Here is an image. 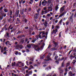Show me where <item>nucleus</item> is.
<instances>
[{
	"instance_id": "nucleus-1",
	"label": "nucleus",
	"mask_w": 76,
	"mask_h": 76,
	"mask_svg": "<svg viewBox=\"0 0 76 76\" xmlns=\"http://www.w3.org/2000/svg\"><path fill=\"white\" fill-rule=\"evenodd\" d=\"M66 7L65 5H64L60 9L59 11L60 13H62L64 10V7Z\"/></svg>"
},
{
	"instance_id": "nucleus-2",
	"label": "nucleus",
	"mask_w": 76,
	"mask_h": 76,
	"mask_svg": "<svg viewBox=\"0 0 76 76\" xmlns=\"http://www.w3.org/2000/svg\"><path fill=\"white\" fill-rule=\"evenodd\" d=\"M73 14H72L68 18V20L69 21L71 22H73Z\"/></svg>"
},
{
	"instance_id": "nucleus-3",
	"label": "nucleus",
	"mask_w": 76,
	"mask_h": 76,
	"mask_svg": "<svg viewBox=\"0 0 76 76\" xmlns=\"http://www.w3.org/2000/svg\"><path fill=\"white\" fill-rule=\"evenodd\" d=\"M4 37L5 38H9L10 36H9V34L8 32L6 33L4 35Z\"/></svg>"
},
{
	"instance_id": "nucleus-4",
	"label": "nucleus",
	"mask_w": 76,
	"mask_h": 76,
	"mask_svg": "<svg viewBox=\"0 0 76 76\" xmlns=\"http://www.w3.org/2000/svg\"><path fill=\"white\" fill-rule=\"evenodd\" d=\"M12 26V25H10L9 26V27L8 28H7L6 27V28H4V29H5V31H7V30H8V32H9V31H10V28Z\"/></svg>"
},
{
	"instance_id": "nucleus-5",
	"label": "nucleus",
	"mask_w": 76,
	"mask_h": 76,
	"mask_svg": "<svg viewBox=\"0 0 76 76\" xmlns=\"http://www.w3.org/2000/svg\"><path fill=\"white\" fill-rule=\"evenodd\" d=\"M8 16H12L13 15V11H12L10 10V13L8 12L7 14Z\"/></svg>"
},
{
	"instance_id": "nucleus-6",
	"label": "nucleus",
	"mask_w": 76,
	"mask_h": 76,
	"mask_svg": "<svg viewBox=\"0 0 76 76\" xmlns=\"http://www.w3.org/2000/svg\"><path fill=\"white\" fill-rule=\"evenodd\" d=\"M66 11H65L64 12L62 13L59 16V18H61V17H62L63 16H64L65 14H66Z\"/></svg>"
},
{
	"instance_id": "nucleus-7",
	"label": "nucleus",
	"mask_w": 76,
	"mask_h": 76,
	"mask_svg": "<svg viewBox=\"0 0 76 76\" xmlns=\"http://www.w3.org/2000/svg\"><path fill=\"white\" fill-rule=\"evenodd\" d=\"M46 58L48 59H45V61H50V60H51V61H53V59L50 58V56H47Z\"/></svg>"
},
{
	"instance_id": "nucleus-8",
	"label": "nucleus",
	"mask_w": 76,
	"mask_h": 76,
	"mask_svg": "<svg viewBox=\"0 0 76 76\" xmlns=\"http://www.w3.org/2000/svg\"><path fill=\"white\" fill-rule=\"evenodd\" d=\"M19 10H18V11H16V12L15 13V17H18L19 16Z\"/></svg>"
},
{
	"instance_id": "nucleus-9",
	"label": "nucleus",
	"mask_w": 76,
	"mask_h": 76,
	"mask_svg": "<svg viewBox=\"0 0 76 76\" xmlns=\"http://www.w3.org/2000/svg\"><path fill=\"white\" fill-rule=\"evenodd\" d=\"M32 44H29L27 45V47L28 48H31V45H32Z\"/></svg>"
},
{
	"instance_id": "nucleus-10",
	"label": "nucleus",
	"mask_w": 76,
	"mask_h": 76,
	"mask_svg": "<svg viewBox=\"0 0 76 76\" xmlns=\"http://www.w3.org/2000/svg\"><path fill=\"white\" fill-rule=\"evenodd\" d=\"M48 4H52V0H49L48 1Z\"/></svg>"
},
{
	"instance_id": "nucleus-11",
	"label": "nucleus",
	"mask_w": 76,
	"mask_h": 76,
	"mask_svg": "<svg viewBox=\"0 0 76 76\" xmlns=\"http://www.w3.org/2000/svg\"><path fill=\"white\" fill-rule=\"evenodd\" d=\"M11 66H12V67H13V66H16V62H14V63L12 62V63Z\"/></svg>"
},
{
	"instance_id": "nucleus-12",
	"label": "nucleus",
	"mask_w": 76,
	"mask_h": 76,
	"mask_svg": "<svg viewBox=\"0 0 76 76\" xmlns=\"http://www.w3.org/2000/svg\"><path fill=\"white\" fill-rule=\"evenodd\" d=\"M5 13H7L9 10L7 9H3Z\"/></svg>"
},
{
	"instance_id": "nucleus-13",
	"label": "nucleus",
	"mask_w": 76,
	"mask_h": 76,
	"mask_svg": "<svg viewBox=\"0 0 76 76\" xmlns=\"http://www.w3.org/2000/svg\"><path fill=\"white\" fill-rule=\"evenodd\" d=\"M54 45H54V47H57V46H58V44H57V43L56 42H54Z\"/></svg>"
},
{
	"instance_id": "nucleus-14",
	"label": "nucleus",
	"mask_w": 76,
	"mask_h": 76,
	"mask_svg": "<svg viewBox=\"0 0 76 76\" xmlns=\"http://www.w3.org/2000/svg\"><path fill=\"white\" fill-rule=\"evenodd\" d=\"M70 65V63L68 62L66 64V67H69V66Z\"/></svg>"
},
{
	"instance_id": "nucleus-15",
	"label": "nucleus",
	"mask_w": 76,
	"mask_h": 76,
	"mask_svg": "<svg viewBox=\"0 0 76 76\" xmlns=\"http://www.w3.org/2000/svg\"><path fill=\"white\" fill-rule=\"evenodd\" d=\"M64 61L62 62V64L61 65V67H64Z\"/></svg>"
},
{
	"instance_id": "nucleus-16",
	"label": "nucleus",
	"mask_w": 76,
	"mask_h": 76,
	"mask_svg": "<svg viewBox=\"0 0 76 76\" xmlns=\"http://www.w3.org/2000/svg\"><path fill=\"white\" fill-rule=\"evenodd\" d=\"M45 3V1H42V5H43V6H46V4H44Z\"/></svg>"
},
{
	"instance_id": "nucleus-17",
	"label": "nucleus",
	"mask_w": 76,
	"mask_h": 76,
	"mask_svg": "<svg viewBox=\"0 0 76 76\" xmlns=\"http://www.w3.org/2000/svg\"><path fill=\"white\" fill-rule=\"evenodd\" d=\"M19 48H20V49H22V48H23V46L22 45H20L18 46Z\"/></svg>"
},
{
	"instance_id": "nucleus-18",
	"label": "nucleus",
	"mask_w": 76,
	"mask_h": 76,
	"mask_svg": "<svg viewBox=\"0 0 76 76\" xmlns=\"http://www.w3.org/2000/svg\"><path fill=\"white\" fill-rule=\"evenodd\" d=\"M51 50H52L53 51H56V50H57V49L55 48H51Z\"/></svg>"
},
{
	"instance_id": "nucleus-19",
	"label": "nucleus",
	"mask_w": 76,
	"mask_h": 76,
	"mask_svg": "<svg viewBox=\"0 0 76 76\" xmlns=\"http://www.w3.org/2000/svg\"><path fill=\"white\" fill-rule=\"evenodd\" d=\"M59 8V7H58V6H56L55 7V10L56 11H57Z\"/></svg>"
},
{
	"instance_id": "nucleus-20",
	"label": "nucleus",
	"mask_w": 76,
	"mask_h": 76,
	"mask_svg": "<svg viewBox=\"0 0 76 76\" xmlns=\"http://www.w3.org/2000/svg\"><path fill=\"white\" fill-rule=\"evenodd\" d=\"M35 50L37 51H39L40 50V48H39L37 49L35 48Z\"/></svg>"
},
{
	"instance_id": "nucleus-21",
	"label": "nucleus",
	"mask_w": 76,
	"mask_h": 76,
	"mask_svg": "<svg viewBox=\"0 0 76 76\" xmlns=\"http://www.w3.org/2000/svg\"><path fill=\"white\" fill-rule=\"evenodd\" d=\"M2 16L3 17H6V14L5 13V14H2Z\"/></svg>"
},
{
	"instance_id": "nucleus-22",
	"label": "nucleus",
	"mask_w": 76,
	"mask_h": 76,
	"mask_svg": "<svg viewBox=\"0 0 76 76\" xmlns=\"http://www.w3.org/2000/svg\"><path fill=\"white\" fill-rule=\"evenodd\" d=\"M68 75L69 76L73 75V74H72V71L69 72L68 73Z\"/></svg>"
},
{
	"instance_id": "nucleus-23",
	"label": "nucleus",
	"mask_w": 76,
	"mask_h": 76,
	"mask_svg": "<svg viewBox=\"0 0 76 76\" xmlns=\"http://www.w3.org/2000/svg\"><path fill=\"white\" fill-rule=\"evenodd\" d=\"M22 38V35H19L18 36V37H17V38Z\"/></svg>"
},
{
	"instance_id": "nucleus-24",
	"label": "nucleus",
	"mask_w": 76,
	"mask_h": 76,
	"mask_svg": "<svg viewBox=\"0 0 76 76\" xmlns=\"http://www.w3.org/2000/svg\"><path fill=\"white\" fill-rule=\"evenodd\" d=\"M76 62V60H73V62H72V63L74 64H75Z\"/></svg>"
},
{
	"instance_id": "nucleus-25",
	"label": "nucleus",
	"mask_w": 76,
	"mask_h": 76,
	"mask_svg": "<svg viewBox=\"0 0 76 76\" xmlns=\"http://www.w3.org/2000/svg\"><path fill=\"white\" fill-rule=\"evenodd\" d=\"M40 10H41V9L39 8V9H38V10L37 11V12L38 13V14H39V11H40Z\"/></svg>"
},
{
	"instance_id": "nucleus-26",
	"label": "nucleus",
	"mask_w": 76,
	"mask_h": 76,
	"mask_svg": "<svg viewBox=\"0 0 76 76\" xmlns=\"http://www.w3.org/2000/svg\"><path fill=\"white\" fill-rule=\"evenodd\" d=\"M62 21H63V19H62L59 22V23H60V25H61V23L62 22Z\"/></svg>"
},
{
	"instance_id": "nucleus-27",
	"label": "nucleus",
	"mask_w": 76,
	"mask_h": 76,
	"mask_svg": "<svg viewBox=\"0 0 76 76\" xmlns=\"http://www.w3.org/2000/svg\"><path fill=\"white\" fill-rule=\"evenodd\" d=\"M62 32V31H61L59 32V38H60L61 37V33Z\"/></svg>"
},
{
	"instance_id": "nucleus-28",
	"label": "nucleus",
	"mask_w": 76,
	"mask_h": 76,
	"mask_svg": "<svg viewBox=\"0 0 76 76\" xmlns=\"http://www.w3.org/2000/svg\"><path fill=\"white\" fill-rule=\"evenodd\" d=\"M23 22L24 23H26L27 22V19L26 18H25L23 20Z\"/></svg>"
},
{
	"instance_id": "nucleus-29",
	"label": "nucleus",
	"mask_w": 76,
	"mask_h": 76,
	"mask_svg": "<svg viewBox=\"0 0 76 76\" xmlns=\"http://www.w3.org/2000/svg\"><path fill=\"white\" fill-rule=\"evenodd\" d=\"M51 45L50 44L48 47L47 49H49V48H51Z\"/></svg>"
},
{
	"instance_id": "nucleus-30",
	"label": "nucleus",
	"mask_w": 76,
	"mask_h": 76,
	"mask_svg": "<svg viewBox=\"0 0 76 76\" xmlns=\"http://www.w3.org/2000/svg\"><path fill=\"white\" fill-rule=\"evenodd\" d=\"M57 58H58V56H56L54 58V59H55L56 60H57Z\"/></svg>"
},
{
	"instance_id": "nucleus-31",
	"label": "nucleus",
	"mask_w": 76,
	"mask_h": 76,
	"mask_svg": "<svg viewBox=\"0 0 76 76\" xmlns=\"http://www.w3.org/2000/svg\"><path fill=\"white\" fill-rule=\"evenodd\" d=\"M39 38H40L41 39H42V37H41V35L40 34H39L38 36Z\"/></svg>"
},
{
	"instance_id": "nucleus-32",
	"label": "nucleus",
	"mask_w": 76,
	"mask_h": 76,
	"mask_svg": "<svg viewBox=\"0 0 76 76\" xmlns=\"http://www.w3.org/2000/svg\"><path fill=\"white\" fill-rule=\"evenodd\" d=\"M69 21H66V25H69Z\"/></svg>"
},
{
	"instance_id": "nucleus-33",
	"label": "nucleus",
	"mask_w": 76,
	"mask_h": 76,
	"mask_svg": "<svg viewBox=\"0 0 76 76\" xmlns=\"http://www.w3.org/2000/svg\"><path fill=\"white\" fill-rule=\"evenodd\" d=\"M53 33H54V34H56V31H55V30H53Z\"/></svg>"
},
{
	"instance_id": "nucleus-34",
	"label": "nucleus",
	"mask_w": 76,
	"mask_h": 76,
	"mask_svg": "<svg viewBox=\"0 0 76 76\" xmlns=\"http://www.w3.org/2000/svg\"><path fill=\"white\" fill-rule=\"evenodd\" d=\"M42 35H45V31H42Z\"/></svg>"
},
{
	"instance_id": "nucleus-35",
	"label": "nucleus",
	"mask_w": 76,
	"mask_h": 76,
	"mask_svg": "<svg viewBox=\"0 0 76 76\" xmlns=\"http://www.w3.org/2000/svg\"><path fill=\"white\" fill-rule=\"evenodd\" d=\"M21 32H22V31H19L16 34H21Z\"/></svg>"
},
{
	"instance_id": "nucleus-36",
	"label": "nucleus",
	"mask_w": 76,
	"mask_h": 76,
	"mask_svg": "<svg viewBox=\"0 0 76 76\" xmlns=\"http://www.w3.org/2000/svg\"><path fill=\"white\" fill-rule=\"evenodd\" d=\"M4 28H3L1 30L0 32H3V31H4Z\"/></svg>"
},
{
	"instance_id": "nucleus-37",
	"label": "nucleus",
	"mask_w": 76,
	"mask_h": 76,
	"mask_svg": "<svg viewBox=\"0 0 76 76\" xmlns=\"http://www.w3.org/2000/svg\"><path fill=\"white\" fill-rule=\"evenodd\" d=\"M63 70L62 69H61L60 70V73H63Z\"/></svg>"
},
{
	"instance_id": "nucleus-38",
	"label": "nucleus",
	"mask_w": 76,
	"mask_h": 76,
	"mask_svg": "<svg viewBox=\"0 0 76 76\" xmlns=\"http://www.w3.org/2000/svg\"><path fill=\"white\" fill-rule=\"evenodd\" d=\"M22 17L23 18H25L26 16H25V15L23 14V15H22Z\"/></svg>"
},
{
	"instance_id": "nucleus-39",
	"label": "nucleus",
	"mask_w": 76,
	"mask_h": 76,
	"mask_svg": "<svg viewBox=\"0 0 76 76\" xmlns=\"http://www.w3.org/2000/svg\"><path fill=\"white\" fill-rule=\"evenodd\" d=\"M30 60V61H34V58H31Z\"/></svg>"
},
{
	"instance_id": "nucleus-40",
	"label": "nucleus",
	"mask_w": 76,
	"mask_h": 76,
	"mask_svg": "<svg viewBox=\"0 0 76 76\" xmlns=\"http://www.w3.org/2000/svg\"><path fill=\"white\" fill-rule=\"evenodd\" d=\"M72 50H70L69 51V52H68V55H70V53L72 52Z\"/></svg>"
},
{
	"instance_id": "nucleus-41",
	"label": "nucleus",
	"mask_w": 76,
	"mask_h": 76,
	"mask_svg": "<svg viewBox=\"0 0 76 76\" xmlns=\"http://www.w3.org/2000/svg\"><path fill=\"white\" fill-rule=\"evenodd\" d=\"M3 18L2 16H0V20H2L3 19Z\"/></svg>"
},
{
	"instance_id": "nucleus-42",
	"label": "nucleus",
	"mask_w": 76,
	"mask_h": 76,
	"mask_svg": "<svg viewBox=\"0 0 76 76\" xmlns=\"http://www.w3.org/2000/svg\"><path fill=\"white\" fill-rule=\"evenodd\" d=\"M72 51H73L74 53H76V49H74V50H72Z\"/></svg>"
},
{
	"instance_id": "nucleus-43",
	"label": "nucleus",
	"mask_w": 76,
	"mask_h": 76,
	"mask_svg": "<svg viewBox=\"0 0 76 76\" xmlns=\"http://www.w3.org/2000/svg\"><path fill=\"white\" fill-rule=\"evenodd\" d=\"M17 21H18V22H20V20H19V18H17Z\"/></svg>"
},
{
	"instance_id": "nucleus-44",
	"label": "nucleus",
	"mask_w": 76,
	"mask_h": 76,
	"mask_svg": "<svg viewBox=\"0 0 76 76\" xmlns=\"http://www.w3.org/2000/svg\"><path fill=\"white\" fill-rule=\"evenodd\" d=\"M15 55H16V56H18V52L17 51L15 52Z\"/></svg>"
},
{
	"instance_id": "nucleus-45",
	"label": "nucleus",
	"mask_w": 76,
	"mask_h": 76,
	"mask_svg": "<svg viewBox=\"0 0 76 76\" xmlns=\"http://www.w3.org/2000/svg\"><path fill=\"white\" fill-rule=\"evenodd\" d=\"M36 39L34 40H32V42H33V43H35V42L36 41Z\"/></svg>"
},
{
	"instance_id": "nucleus-46",
	"label": "nucleus",
	"mask_w": 76,
	"mask_h": 76,
	"mask_svg": "<svg viewBox=\"0 0 76 76\" xmlns=\"http://www.w3.org/2000/svg\"><path fill=\"white\" fill-rule=\"evenodd\" d=\"M42 15H44V11H42Z\"/></svg>"
},
{
	"instance_id": "nucleus-47",
	"label": "nucleus",
	"mask_w": 76,
	"mask_h": 76,
	"mask_svg": "<svg viewBox=\"0 0 76 76\" xmlns=\"http://www.w3.org/2000/svg\"><path fill=\"white\" fill-rule=\"evenodd\" d=\"M56 63H57V64H58L59 63V61H55Z\"/></svg>"
},
{
	"instance_id": "nucleus-48",
	"label": "nucleus",
	"mask_w": 76,
	"mask_h": 76,
	"mask_svg": "<svg viewBox=\"0 0 76 76\" xmlns=\"http://www.w3.org/2000/svg\"><path fill=\"white\" fill-rule=\"evenodd\" d=\"M6 49H7L6 47H4V51H6Z\"/></svg>"
},
{
	"instance_id": "nucleus-49",
	"label": "nucleus",
	"mask_w": 76,
	"mask_h": 76,
	"mask_svg": "<svg viewBox=\"0 0 76 76\" xmlns=\"http://www.w3.org/2000/svg\"><path fill=\"white\" fill-rule=\"evenodd\" d=\"M24 28L25 29H29V27H24Z\"/></svg>"
},
{
	"instance_id": "nucleus-50",
	"label": "nucleus",
	"mask_w": 76,
	"mask_h": 76,
	"mask_svg": "<svg viewBox=\"0 0 76 76\" xmlns=\"http://www.w3.org/2000/svg\"><path fill=\"white\" fill-rule=\"evenodd\" d=\"M20 14H21V15H23V11H21L20 12Z\"/></svg>"
},
{
	"instance_id": "nucleus-51",
	"label": "nucleus",
	"mask_w": 76,
	"mask_h": 76,
	"mask_svg": "<svg viewBox=\"0 0 76 76\" xmlns=\"http://www.w3.org/2000/svg\"><path fill=\"white\" fill-rule=\"evenodd\" d=\"M28 38H26L25 40V42H26L28 41Z\"/></svg>"
},
{
	"instance_id": "nucleus-52",
	"label": "nucleus",
	"mask_w": 76,
	"mask_h": 76,
	"mask_svg": "<svg viewBox=\"0 0 76 76\" xmlns=\"http://www.w3.org/2000/svg\"><path fill=\"white\" fill-rule=\"evenodd\" d=\"M41 6V1L39 3V6Z\"/></svg>"
},
{
	"instance_id": "nucleus-53",
	"label": "nucleus",
	"mask_w": 76,
	"mask_h": 76,
	"mask_svg": "<svg viewBox=\"0 0 76 76\" xmlns=\"http://www.w3.org/2000/svg\"><path fill=\"white\" fill-rule=\"evenodd\" d=\"M38 45H35L34 46V47H35V48H37V47H38Z\"/></svg>"
},
{
	"instance_id": "nucleus-54",
	"label": "nucleus",
	"mask_w": 76,
	"mask_h": 76,
	"mask_svg": "<svg viewBox=\"0 0 76 76\" xmlns=\"http://www.w3.org/2000/svg\"><path fill=\"white\" fill-rule=\"evenodd\" d=\"M46 70H47V71L49 70V67L46 68Z\"/></svg>"
},
{
	"instance_id": "nucleus-55",
	"label": "nucleus",
	"mask_w": 76,
	"mask_h": 76,
	"mask_svg": "<svg viewBox=\"0 0 76 76\" xmlns=\"http://www.w3.org/2000/svg\"><path fill=\"white\" fill-rule=\"evenodd\" d=\"M25 41H24V40H23V39H22L21 40V42H22V43H23V42H24Z\"/></svg>"
},
{
	"instance_id": "nucleus-56",
	"label": "nucleus",
	"mask_w": 76,
	"mask_h": 76,
	"mask_svg": "<svg viewBox=\"0 0 76 76\" xmlns=\"http://www.w3.org/2000/svg\"><path fill=\"white\" fill-rule=\"evenodd\" d=\"M48 63L49 62L48 61H46L44 62V64H48Z\"/></svg>"
},
{
	"instance_id": "nucleus-57",
	"label": "nucleus",
	"mask_w": 76,
	"mask_h": 76,
	"mask_svg": "<svg viewBox=\"0 0 76 76\" xmlns=\"http://www.w3.org/2000/svg\"><path fill=\"white\" fill-rule=\"evenodd\" d=\"M16 66L18 67V66H19V64L18 63H17L16 64Z\"/></svg>"
},
{
	"instance_id": "nucleus-58",
	"label": "nucleus",
	"mask_w": 76,
	"mask_h": 76,
	"mask_svg": "<svg viewBox=\"0 0 76 76\" xmlns=\"http://www.w3.org/2000/svg\"><path fill=\"white\" fill-rule=\"evenodd\" d=\"M32 73V71H31L28 72V73H29V74H31Z\"/></svg>"
},
{
	"instance_id": "nucleus-59",
	"label": "nucleus",
	"mask_w": 76,
	"mask_h": 76,
	"mask_svg": "<svg viewBox=\"0 0 76 76\" xmlns=\"http://www.w3.org/2000/svg\"><path fill=\"white\" fill-rule=\"evenodd\" d=\"M68 28H66V30H65V32H67V31H68Z\"/></svg>"
},
{
	"instance_id": "nucleus-60",
	"label": "nucleus",
	"mask_w": 76,
	"mask_h": 76,
	"mask_svg": "<svg viewBox=\"0 0 76 76\" xmlns=\"http://www.w3.org/2000/svg\"><path fill=\"white\" fill-rule=\"evenodd\" d=\"M45 24H46V25H48V23H47V21H45Z\"/></svg>"
},
{
	"instance_id": "nucleus-61",
	"label": "nucleus",
	"mask_w": 76,
	"mask_h": 76,
	"mask_svg": "<svg viewBox=\"0 0 76 76\" xmlns=\"http://www.w3.org/2000/svg\"><path fill=\"white\" fill-rule=\"evenodd\" d=\"M30 67L31 69H33V68H34V67L32 65H31Z\"/></svg>"
},
{
	"instance_id": "nucleus-62",
	"label": "nucleus",
	"mask_w": 76,
	"mask_h": 76,
	"mask_svg": "<svg viewBox=\"0 0 76 76\" xmlns=\"http://www.w3.org/2000/svg\"><path fill=\"white\" fill-rule=\"evenodd\" d=\"M26 52H29V50L28 49H26Z\"/></svg>"
},
{
	"instance_id": "nucleus-63",
	"label": "nucleus",
	"mask_w": 76,
	"mask_h": 76,
	"mask_svg": "<svg viewBox=\"0 0 76 76\" xmlns=\"http://www.w3.org/2000/svg\"><path fill=\"white\" fill-rule=\"evenodd\" d=\"M35 34V32H32V35H34Z\"/></svg>"
},
{
	"instance_id": "nucleus-64",
	"label": "nucleus",
	"mask_w": 76,
	"mask_h": 76,
	"mask_svg": "<svg viewBox=\"0 0 76 76\" xmlns=\"http://www.w3.org/2000/svg\"><path fill=\"white\" fill-rule=\"evenodd\" d=\"M21 64L22 66H24V63H22Z\"/></svg>"
}]
</instances>
